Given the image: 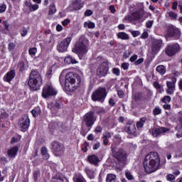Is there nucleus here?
Masks as SVG:
<instances>
[{
	"label": "nucleus",
	"mask_w": 182,
	"mask_h": 182,
	"mask_svg": "<svg viewBox=\"0 0 182 182\" xmlns=\"http://www.w3.org/2000/svg\"><path fill=\"white\" fill-rule=\"evenodd\" d=\"M144 167L146 173L151 174L160 167V158L157 152H150L144 160Z\"/></svg>",
	"instance_id": "f257e3e1"
},
{
	"label": "nucleus",
	"mask_w": 182,
	"mask_h": 182,
	"mask_svg": "<svg viewBox=\"0 0 182 182\" xmlns=\"http://www.w3.org/2000/svg\"><path fill=\"white\" fill-rule=\"evenodd\" d=\"M129 63H124L122 64L121 68L124 69V70H127L129 69Z\"/></svg>",
	"instance_id": "6e6d98bb"
},
{
	"label": "nucleus",
	"mask_w": 182,
	"mask_h": 182,
	"mask_svg": "<svg viewBox=\"0 0 182 182\" xmlns=\"http://www.w3.org/2000/svg\"><path fill=\"white\" fill-rule=\"evenodd\" d=\"M88 161L91 164H94L95 166H96V164H97V163H99V158L97 157V156L96 155H91L88 156Z\"/></svg>",
	"instance_id": "b1692460"
},
{
	"label": "nucleus",
	"mask_w": 182,
	"mask_h": 182,
	"mask_svg": "<svg viewBox=\"0 0 182 182\" xmlns=\"http://www.w3.org/2000/svg\"><path fill=\"white\" fill-rule=\"evenodd\" d=\"M95 122H96V117H95V112H89L84 115L82 119V123L83 124H85L87 129H85V127H82V130H83V132L81 133L83 136H86V134H87V132L92 129V126L95 124Z\"/></svg>",
	"instance_id": "423d86ee"
},
{
	"label": "nucleus",
	"mask_w": 182,
	"mask_h": 182,
	"mask_svg": "<svg viewBox=\"0 0 182 182\" xmlns=\"http://www.w3.org/2000/svg\"><path fill=\"white\" fill-rule=\"evenodd\" d=\"M28 8L31 12H34V11H38V9H39V5L30 4Z\"/></svg>",
	"instance_id": "e433bc0d"
},
{
	"label": "nucleus",
	"mask_w": 182,
	"mask_h": 182,
	"mask_svg": "<svg viewBox=\"0 0 182 182\" xmlns=\"http://www.w3.org/2000/svg\"><path fill=\"white\" fill-rule=\"evenodd\" d=\"M107 96V92H106V88L100 87L91 95V99L92 102H99L100 103H103Z\"/></svg>",
	"instance_id": "0eeeda50"
},
{
	"label": "nucleus",
	"mask_w": 182,
	"mask_h": 182,
	"mask_svg": "<svg viewBox=\"0 0 182 182\" xmlns=\"http://www.w3.org/2000/svg\"><path fill=\"white\" fill-rule=\"evenodd\" d=\"M6 11V4H0V14H4Z\"/></svg>",
	"instance_id": "3c124183"
},
{
	"label": "nucleus",
	"mask_w": 182,
	"mask_h": 182,
	"mask_svg": "<svg viewBox=\"0 0 182 182\" xmlns=\"http://www.w3.org/2000/svg\"><path fill=\"white\" fill-rule=\"evenodd\" d=\"M39 176V171H36L33 173V178L35 180V181H38V177Z\"/></svg>",
	"instance_id": "bf43d9fd"
},
{
	"label": "nucleus",
	"mask_w": 182,
	"mask_h": 182,
	"mask_svg": "<svg viewBox=\"0 0 182 182\" xmlns=\"http://www.w3.org/2000/svg\"><path fill=\"white\" fill-rule=\"evenodd\" d=\"M21 35L23 37L26 36V35H28V30L26 29V28H23L21 31Z\"/></svg>",
	"instance_id": "09e8293b"
},
{
	"label": "nucleus",
	"mask_w": 182,
	"mask_h": 182,
	"mask_svg": "<svg viewBox=\"0 0 182 182\" xmlns=\"http://www.w3.org/2000/svg\"><path fill=\"white\" fill-rule=\"evenodd\" d=\"M125 176L128 180H133L134 177L130 172H126Z\"/></svg>",
	"instance_id": "4d7b16f0"
},
{
	"label": "nucleus",
	"mask_w": 182,
	"mask_h": 182,
	"mask_svg": "<svg viewBox=\"0 0 182 182\" xmlns=\"http://www.w3.org/2000/svg\"><path fill=\"white\" fill-rule=\"evenodd\" d=\"M109 73V63L105 61L100 65L97 70V76L99 77H103Z\"/></svg>",
	"instance_id": "9b49d317"
},
{
	"label": "nucleus",
	"mask_w": 182,
	"mask_h": 182,
	"mask_svg": "<svg viewBox=\"0 0 182 182\" xmlns=\"http://www.w3.org/2000/svg\"><path fill=\"white\" fill-rule=\"evenodd\" d=\"M28 85L33 90H38L43 83L42 75L38 70H32L29 75Z\"/></svg>",
	"instance_id": "20e7f679"
},
{
	"label": "nucleus",
	"mask_w": 182,
	"mask_h": 182,
	"mask_svg": "<svg viewBox=\"0 0 182 182\" xmlns=\"http://www.w3.org/2000/svg\"><path fill=\"white\" fill-rule=\"evenodd\" d=\"M131 33L134 36V38H137V36H139V35H140V31H132Z\"/></svg>",
	"instance_id": "13d9d810"
},
{
	"label": "nucleus",
	"mask_w": 182,
	"mask_h": 182,
	"mask_svg": "<svg viewBox=\"0 0 182 182\" xmlns=\"http://www.w3.org/2000/svg\"><path fill=\"white\" fill-rule=\"evenodd\" d=\"M72 42V37H67L64 38L62 42L58 43L57 46V50L60 53H63V52H66L68 50V48H69V45Z\"/></svg>",
	"instance_id": "9d476101"
},
{
	"label": "nucleus",
	"mask_w": 182,
	"mask_h": 182,
	"mask_svg": "<svg viewBox=\"0 0 182 182\" xmlns=\"http://www.w3.org/2000/svg\"><path fill=\"white\" fill-rule=\"evenodd\" d=\"M109 11L112 12V14H114L116 12V9L114 8V6L111 5L109 6Z\"/></svg>",
	"instance_id": "338daca9"
},
{
	"label": "nucleus",
	"mask_w": 182,
	"mask_h": 182,
	"mask_svg": "<svg viewBox=\"0 0 182 182\" xmlns=\"http://www.w3.org/2000/svg\"><path fill=\"white\" fill-rule=\"evenodd\" d=\"M74 182H86V179L82 176V174H76L73 178Z\"/></svg>",
	"instance_id": "bb28decb"
},
{
	"label": "nucleus",
	"mask_w": 182,
	"mask_h": 182,
	"mask_svg": "<svg viewBox=\"0 0 182 182\" xmlns=\"http://www.w3.org/2000/svg\"><path fill=\"white\" fill-rule=\"evenodd\" d=\"M95 23L93 22H85L84 28H89V29H95Z\"/></svg>",
	"instance_id": "f704fd0d"
},
{
	"label": "nucleus",
	"mask_w": 182,
	"mask_h": 182,
	"mask_svg": "<svg viewBox=\"0 0 182 182\" xmlns=\"http://www.w3.org/2000/svg\"><path fill=\"white\" fill-rule=\"evenodd\" d=\"M163 107L165 110H170V109H171V105L166 103L163 105Z\"/></svg>",
	"instance_id": "0e129e2a"
},
{
	"label": "nucleus",
	"mask_w": 182,
	"mask_h": 182,
	"mask_svg": "<svg viewBox=\"0 0 182 182\" xmlns=\"http://www.w3.org/2000/svg\"><path fill=\"white\" fill-rule=\"evenodd\" d=\"M82 80L80 76L73 73H69L65 75V87L67 92H75L80 86Z\"/></svg>",
	"instance_id": "f03ea898"
},
{
	"label": "nucleus",
	"mask_w": 182,
	"mask_h": 182,
	"mask_svg": "<svg viewBox=\"0 0 182 182\" xmlns=\"http://www.w3.org/2000/svg\"><path fill=\"white\" fill-rule=\"evenodd\" d=\"M36 52H38L36 48H32L28 50V53L31 56H35L36 55Z\"/></svg>",
	"instance_id": "79ce46f5"
},
{
	"label": "nucleus",
	"mask_w": 182,
	"mask_h": 182,
	"mask_svg": "<svg viewBox=\"0 0 182 182\" xmlns=\"http://www.w3.org/2000/svg\"><path fill=\"white\" fill-rule=\"evenodd\" d=\"M142 97H143V95H142L141 93H140V92H136V93H135V95H134V100H135L136 101L140 100V99H141Z\"/></svg>",
	"instance_id": "de8ad7c7"
},
{
	"label": "nucleus",
	"mask_w": 182,
	"mask_h": 182,
	"mask_svg": "<svg viewBox=\"0 0 182 182\" xmlns=\"http://www.w3.org/2000/svg\"><path fill=\"white\" fill-rule=\"evenodd\" d=\"M68 23H70V19L69 18H66L62 22V25H63V26H66Z\"/></svg>",
	"instance_id": "e2e57ef3"
},
{
	"label": "nucleus",
	"mask_w": 182,
	"mask_h": 182,
	"mask_svg": "<svg viewBox=\"0 0 182 182\" xmlns=\"http://www.w3.org/2000/svg\"><path fill=\"white\" fill-rule=\"evenodd\" d=\"M130 62H134V65L136 66H139V65L143 63L144 59L139 58L137 60V55H134L129 58Z\"/></svg>",
	"instance_id": "5701e85b"
},
{
	"label": "nucleus",
	"mask_w": 182,
	"mask_h": 182,
	"mask_svg": "<svg viewBox=\"0 0 182 182\" xmlns=\"http://www.w3.org/2000/svg\"><path fill=\"white\" fill-rule=\"evenodd\" d=\"M109 105H111V106H114L116 105V102H114L113 98L109 99Z\"/></svg>",
	"instance_id": "774afa93"
},
{
	"label": "nucleus",
	"mask_w": 182,
	"mask_h": 182,
	"mask_svg": "<svg viewBox=\"0 0 182 182\" xmlns=\"http://www.w3.org/2000/svg\"><path fill=\"white\" fill-rule=\"evenodd\" d=\"M166 180L168 181L173 182L176 180V176L174 174L169 173L166 176Z\"/></svg>",
	"instance_id": "a19ab883"
},
{
	"label": "nucleus",
	"mask_w": 182,
	"mask_h": 182,
	"mask_svg": "<svg viewBox=\"0 0 182 182\" xmlns=\"http://www.w3.org/2000/svg\"><path fill=\"white\" fill-rule=\"evenodd\" d=\"M30 124L31 121L29 120V117L26 114L21 117L18 121V127L21 132H26V130L29 129Z\"/></svg>",
	"instance_id": "ddd939ff"
},
{
	"label": "nucleus",
	"mask_w": 182,
	"mask_h": 182,
	"mask_svg": "<svg viewBox=\"0 0 182 182\" xmlns=\"http://www.w3.org/2000/svg\"><path fill=\"white\" fill-rule=\"evenodd\" d=\"M100 147V142H97L93 145V150H97Z\"/></svg>",
	"instance_id": "69168bd1"
},
{
	"label": "nucleus",
	"mask_w": 182,
	"mask_h": 182,
	"mask_svg": "<svg viewBox=\"0 0 182 182\" xmlns=\"http://www.w3.org/2000/svg\"><path fill=\"white\" fill-rule=\"evenodd\" d=\"M163 45V41L162 40H154L151 46V50L153 53H157L159 50H160L161 46Z\"/></svg>",
	"instance_id": "f3484780"
},
{
	"label": "nucleus",
	"mask_w": 182,
	"mask_h": 182,
	"mask_svg": "<svg viewBox=\"0 0 182 182\" xmlns=\"http://www.w3.org/2000/svg\"><path fill=\"white\" fill-rule=\"evenodd\" d=\"M166 132H168V129L166 127L155 128L149 130L153 137H159L161 136V134H164Z\"/></svg>",
	"instance_id": "dca6fc26"
},
{
	"label": "nucleus",
	"mask_w": 182,
	"mask_h": 182,
	"mask_svg": "<svg viewBox=\"0 0 182 182\" xmlns=\"http://www.w3.org/2000/svg\"><path fill=\"white\" fill-rule=\"evenodd\" d=\"M53 182H62V181H63V180L62 179V178H60L58 176H55L53 177Z\"/></svg>",
	"instance_id": "603ef678"
},
{
	"label": "nucleus",
	"mask_w": 182,
	"mask_h": 182,
	"mask_svg": "<svg viewBox=\"0 0 182 182\" xmlns=\"http://www.w3.org/2000/svg\"><path fill=\"white\" fill-rule=\"evenodd\" d=\"M112 156L117 161V165L124 167L127 164V152L122 148H112Z\"/></svg>",
	"instance_id": "7ed1b4c3"
},
{
	"label": "nucleus",
	"mask_w": 182,
	"mask_h": 182,
	"mask_svg": "<svg viewBox=\"0 0 182 182\" xmlns=\"http://www.w3.org/2000/svg\"><path fill=\"white\" fill-rule=\"evenodd\" d=\"M111 138H112V134H110V133L109 132L105 133L102 137L103 144L105 146H107V144H109V139H111Z\"/></svg>",
	"instance_id": "393cba45"
},
{
	"label": "nucleus",
	"mask_w": 182,
	"mask_h": 182,
	"mask_svg": "<svg viewBox=\"0 0 182 182\" xmlns=\"http://www.w3.org/2000/svg\"><path fill=\"white\" fill-rule=\"evenodd\" d=\"M85 16H91V15H93V11L92 10L88 9L85 12Z\"/></svg>",
	"instance_id": "680f3d73"
},
{
	"label": "nucleus",
	"mask_w": 182,
	"mask_h": 182,
	"mask_svg": "<svg viewBox=\"0 0 182 182\" xmlns=\"http://www.w3.org/2000/svg\"><path fill=\"white\" fill-rule=\"evenodd\" d=\"M55 95H58V91L53 88L52 85L46 84L43 86L42 97L44 99H47V97H49L50 96H55Z\"/></svg>",
	"instance_id": "6e6552de"
},
{
	"label": "nucleus",
	"mask_w": 182,
	"mask_h": 182,
	"mask_svg": "<svg viewBox=\"0 0 182 182\" xmlns=\"http://www.w3.org/2000/svg\"><path fill=\"white\" fill-rule=\"evenodd\" d=\"M51 146L53 153L57 157H59V156H62V154L65 153V146H63V144L58 141H53L52 142Z\"/></svg>",
	"instance_id": "1a4fd4ad"
},
{
	"label": "nucleus",
	"mask_w": 182,
	"mask_h": 182,
	"mask_svg": "<svg viewBox=\"0 0 182 182\" xmlns=\"http://www.w3.org/2000/svg\"><path fill=\"white\" fill-rule=\"evenodd\" d=\"M117 176L113 173H108L106 177V182H116Z\"/></svg>",
	"instance_id": "c85d7f7f"
},
{
	"label": "nucleus",
	"mask_w": 182,
	"mask_h": 182,
	"mask_svg": "<svg viewBox=\"0 0 182 182\" xmlns=\"http://www.w3.org/2000/svg\"><path fill=\"white\" fill-rule=\"evenodd\" d=\"M19 148L18 146H14L8 150L7 154L10 159H14L16 157V154H18V151Z\"/></svg>",
	"instance_id": "aec40b11"
},
{
	"label": "nucleus",
	"mask_w": 182,
	"mask_h": 182,
	"mask_svg": "<svg viewBox=\"0 0 182 182\" xmlns=\"http://www.w3.org/2000/svg\"><path fill=\"white\" fill-rule=\"evenodd\" d=\"M17 66L20 72H23V70H25V63H23V61L19 62Z\"/></svg>",
	"instance_id": "ea45409f"
},
{
	"label": "nucleus",
	"mask_w": 182,
	"mask_h": 182,
	"mask_svg": "<svg viewBox=\"0 0 182 182\" xmlns=\"http://www.w3.org/2000/svg\"><path fill=\"white\" fill-rule=\"evenodd\" d=\"M64 62L65 63H68V65H70V63H73V64L77 63V61L76 60V59H75V58H73L70 55L66 57L64 60Z\"/></svg>",
	"instance_id": "cd10ccee"
},
{
	"label": "nucleus",
	"mask_w": 182,
	"mask_h": 182,
	"mask_svg": "<svg viewBox=\"0 0 182 182\" xmlns=\"http://www.w3.org/2000/svg\"><path fill=\"white\" fill-rule=\"evenodd\" d=\"M154 87L156 89L157 92L159 93H163L164 92V89H163V86L160 85L159 82H154Z\"/></svg>",
	"instance_id": "2f4dec72"
},
{
	"label": "nucleus",
	"mask_w": 182,
	"mask_h": 182,
	"mask_svg": "<svg viewBox=\"0 0 182 182\" xmlns=\"http://www.w3.org/2000/svg\"><path fill=\"white\" fill-rule=\"evenodd\" d=\"M171 101V97L170 96H165L162 100L163 103H170Z\"/></svg>",
	"instance_id": "49530a36"
},
{
	"label": "nucleus",
	"mask_w": 182,
	"mask_h": 182,
	"mask_svg": "<svg viewBox=\"0 0 182 182\" xmlns=\"http://www.w3.org/2000/svg\"><path fill=\"white\" fill-rule=\"evenodd\" d=\"M15 46H16L15 45V43H10L9 44V50H11V52H14V49H15Z\"/></svg>",
	"instance_id": "5fc2aeb1"
},
{
	"label": "nucleus",
	"mask_w": 182,
	"mask_h": 182,
	"mask_svg": "<svg viewBox=\"0 0 182 182\" xmlns=\"http://www.w3.org/2000/svg\"><path fill=\"white\" fill-rule=\"evenodd\" d=\"M14 77H15V71H14V70H10L9 72H8V73L5 75L4 79L5 82H11V80H12Z\"/></svg>",
	"instance_id": "412c9836"
},
{
	"label": "nucleus",
	"mask_w": 182,
	"mask_h": 182,
	"mask_svg": "<svg viewBox=\"0 0 182 182\" xmlns=\"http://www.w3.org/2000/svg\"><path fill=\"white\" fill-rule=\"evenodd\" d=\"M180 50V45L178 43L168 44L165 50V53L168 56H174L177 52Z\"/></svg>",
	"instance_id": "f8f14e48"
},
{
	"label": "nucleus",
	"mask_w": 182,
	"mask_h": 182,
	"mask_svg": "<svg viewBox=\"0 0 182 182\" xmlns=\"http://www.w3.org/2000/svg\"><path fill=\"white\" fill-rule=\"evenodd\" d=\"M49 9V15H54V14H56V6H55V4H50Z\"/></svg>",
	"instance_id": "4c0bfd02"
},
{
	"label": "nucleus",
	"mask_w": 182,
	"mask_h": 182,
	"mask_svg": "<svg viewBox=\"0 0 182 182\" xmlns=\"http://www.w3.org/2000/svg\"><path fill=\"white\" fill-rule=\"evenodd\" d=\"M156 71L160 73V75H164V73H166V67H164V65H159L156 67Z\"/></svg>",
	"instance_id": "72a5a7b5"
},
{
	"label": "nucleus",
	"mask_w": 182,
	"mask_h": 182,
	"mask_svg": "<svg viewBox=\"0 0 182 182\" xmlns=\"http://www.w3.org/2000/svg\"><path fill=\"white\" fill-rule=\"evenodd\" d=\"M56 129L57 130H59L60 132H63L65 130V129H66V127H65V125H63V122H58L56 124Z\"/></svg>",
	"instance_id": "58836bf2"
},
{
	"label": "nucleus",
	"mask_w": 182,
	"mask_h": 182,
	"mask_svg": "<svg viewBox=\"0 0 182 182\" xmlns=\"http://www.w3.org/2000/svg\"><path fill=\"white\" fill-rule=\"evenodd\" d=\"M168 15L171 19H177V14L174 13V11H171L168 12Z\"/></svg>",
	"instance_id": "a18cd8bd"
},
{
	"label": "nucleus",
	"mask_w": 182,
	"mask_h": 182,
	"mask_svg": "<svg viewBox=\"0 0 182 182\" xmlns=\"http://www.w3.org/2000/svg\"><path fill=\"white\" fill-rule=\"evenodd\" d=\"M31 113L33 117H38V116L42 113V111L41 110V108L36 107L31 111Z\"/></svg>",
	"instance_id": "7c9ffc66"
},
{
	"label": "nucleus",
	"mask_w": 182,
	"mask_h": 182,
	"mask_svg": "<svg viewBox=\"0 0 182 182\" xmlns=\"http://www.w3.org/2000/svg\"><path fill=\"white\" fill-rule=\"evenodd\" d=\"M87 43V39L82 36L80 38L75 48L73 49V52L76 53L80 59H83V58H85V55L87 53V46H86Z\"/></svg>",
	"instance_id": "39448f33"
},
{
	"label": "nucleus",
	"mask_w": 182,
	"mask_h": 182,
	"mask_svg": "<svg viewBox=\"0 0 182 182\" xmlns=\"http://www.w3.org/2000/svg\"><path fill=\"white\" fill-rule=\"evenodd\" d=\"M112 73L113 75H115V76H120V69L114 68L112 69Z\"/></svg>",
	"instance_id": "c03bdc74"
},
{
	"label": "nucleus",
	"mask_w": 182,
	"mask_h": 182,
	"mask_svg": "<svg viewBox=\"0 0 182 182\" xmlns=\"http://www.w3.org/2000/svg\"><path fill=\"white\" fill-rule=\"evenodd\" d=\"M117 95L121 99H123V97H124V92H123V91L122 90H117Z\"/></svg>",
	"instance_id": "052dcab7"
},
{
	"label": "nucleus",
	"mask_w": 182,
	"mask_h": 182,
	"mask_svg": "<svg viewBox=\"0 0 182 182\" xmlns=\"http://www.w3.org/2000/svg\"><path fill=\"white\" fill-rule=\"evenodd\" d=\"M117 37L119 39H122V41H129V34L126 33L125 32H119L117 34Z\"/></svg>",
	"instance_id": "a878e982"
},
{
	"label": "nucleus",
	"mask_w": 182,
	"mask_h": 182,
	"mask_svg": "<svg viewBox=\"0 0 182 182\" xmlns=\"http://www.w3.org/2000/svg\"><path fill=\"white\" fill-rule=\"evenodd\" d=\"M73 9H75V11H77L79 9H80V4L79 3V1L77 0H75L73 3Z\"/></svg>",
	"instance_id": "c9c22d12"
},
{
	"label": "nucleus",
	"mask_w": 182,
	"mask_h": 182,
	"mask_svg": "<svg viewBox=\"0 0 182 182\" xmlns=\"http://www.w3.org/2000/svg\"><path fill=\"white\" fill-rule=\"evenodd\" d=\"M50 110L52 112V113H58V110H59V109H61L62 107V104L59 103V102H54L52 103L50 105Z\"/></svg>",
	"instance_id": "4be33fe9"
},
{
	"label": "nucleus",
	"mask_w": 182,
	"mask_h": 182,
	"mask_svg": "<svg viewBox=\"0 0 182 182\" xmlns=\"http://www.w3.org/2000/svg\"><path fill=\"white\" fill-rule=\"evenodd\" d=\"M153 23H154V21H153V20H149V21H146V28L150 29L151 28V26H153Z\"/></svg>",
	"instance_id": "8fccbe9b"
},
{
	"label": "nucleus",
	"mask_w": 182,
	"mask_h": 182,
	"mask_svg": "<svg viewBox=\"0 0 182 182\" xmlns=\"http://www.w3.org/2000/svg\"><path fill=\"white\" fill-rule=\"evenodd\" d=\"M123 132H126L128 134H134L136 133V125L134 123L128 122Z\"/></svg>",
	"instance_id": "a211bd4d"
},
{
	"label": "nucleus",
	"mask_w": 182,
	"mask_h": 182,
	"mask_svg": "<svg viewBox=\"0 0 182 182\" xmlns=\"http://www.w3.org/2000/svg\"><path fill=\"white\" fill-rule=\"evenodd\" d=\"M153 113H154V116L161 114V109L159 107H156V108L154 109Z\"/></svg>",
	"instance_id": "37998d69"
},
{
	"label": "nucleus",
	"mask_w": 182,
	"mask_h": 182,
	"mask_svg": "<svg viewBox=\"0 0 182 182\" xmlns=\"http://www.w3.org/2000/svg\"><path fill=\"white\" fill-rule=\"evenodd\" d=\"M85 173L90 180H93V178H95V171L90 169H85Z\"/></svg>",
	"instance_id": "473e14b6"
},
{
	"label": "nucleus",
	"mask_w": 182,
	"mask_h": 182,
	"mask_svg": "<svg viewBox=\"0 0 182 182\" xmlns=\"http://www.w3.org/2000/svg\"><path fill=\"white\" fill-rule=\"evenodd\" d=\"M144 15V9H141L139 11L132 14V18L134 21H140Z\"/></svg>",
	"instance_id": "6ab92c4d"
},
{
	"label": "nucleus",
	"mask_w": 182,
	"mask_h": 182,
	"mask_svg": "<svg viewBox=\"0 0 182 182\" xmlns=\"http://www.w3.org/2000/svg\"><path fill=\"white\" fill-rule=\"evenodd\" d=\"M124 20L128 21L129 22H133V14L126 16Z\"/></svg>",
	"instance_id": "864d4df0"
},
{
	"label": "nucleus",
	"mask_w": 182,
	"mask_h": 182,
	"mask_svg": "<svg viewBox=\"0 0 182 182\" xmlns=\"http://www.w3.org/2000/svg\"><path fill=\"white\" fill-rule=\"evenodd\" d=\"M167 36L168 38H173V39L177 40L180 39V37L181 36V33L180 32V30H178V28L174 26H171L168 28Z\"/></svg>",
	"instance_id": "4468645a"
},
{
	"label": "nucleus",
	"mask_w": 182,
	"mask_h": 182,
	"mask_svg": "<svg viewBox=\"0 0 182 182\" xmlns=\"http://www.w3.org/2000/svg\"><path fill=\"white\" fill-rule=\"evenodd\" d=\"M177 82V78L172 77L171 81L166 82V93L167 95H173L174 93V90H176V83Z\"/></svg>",
	"instance_id": "2eb2a0df"
},
{
	"label": "nucleus",
	"mask_w": 182,
	"mask_h": 182,
	"mask_svg": "<svg viewBox=\"0 0 182 182\" xmlns=\"http://www.w3.org/2000/svg\"><path fill=\"white\" fill-rule=\"evenodd\" d=\"M146 120H147V118L146 117L141 118V119L136 122V127L138 129H141V127L144 126V123H146Z\"/></svg>",
	"instance_id": "c756f323"
}]
</instances>
